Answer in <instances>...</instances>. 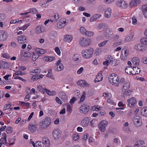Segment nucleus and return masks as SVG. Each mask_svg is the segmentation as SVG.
I'll return each instance as SVG.
<instances>
[{
  "label": "nucleus",
  "instance_id": "21",
  "mask_svg": "<svg viewBox=\"0 0 147 147\" xmlns=\"http://www.w3.org/2000/svg\"><path fill=\"white\" fill-rule=\"evenodd\" d=\"M89 122V119L88 118L86 117L81 121V125L83 127H86L88 125Z\"/></svg>",
  "mask_w": 147,
  "mask_h": 147
},
{
  "label": "nucleus",
  "instance_id": "41",
  "mask_svg": "<svg viewBox=\"0 0 147 147\" xmlns=\"http://www.w3.org/2000/svg\"><path fill=\"white\" fill-rule=\"evenodd\" d=\"M86 94L85 92L83 91L82 93V94L80 98V101L78 102V103L80 104L81 102H83L84 100L86 98Z\"/></svg>",
  "mask_w": 147,
  "mask_h": 147
},
{
  "label": "nucleus",
  "instance_id": "56",
  "mask_svg": "<svg viewBox=\"0 0 147 147\" xmlns=\"http://www.w3.org/2000/svg\"><path fill=\"white\" fill-rule=\"evenodd\" d=\"M109 42V40H105L102 42L98 44V45L99 47H102L104 46L108 42Z\"/></svg>",
  "mask_w": 147,
  "mask_h": 147
},
{
  "label": "nucleus",
  "instance_id": "15",
  "mask_svg": "<svg viewBox=\"0 0 147 147\" xmlns=\"http://www.w3.org/2000/svg\"><path fill=\"white\" fill-rule=\"evenodd\" d=\"M141 3V1L140 0H131L129 5L131 7H133L140 5Z\"/></svg>",
  "mask_w": 147,
  "mask_h": 147
},
{
  "label": "nucleus",
  "instance_id": "22",
  "mask_svg": "<svg viewBox=\"0 0 147 147\" xmlns=\"http://www.w3.org/2000/svg\"><path fill=\"white\" fill-rule=\"evenodd\" d=\"M101 15L100 14H96L90 18V21L91 22L96 21L99 19L101 17Z\"/></svg>",
  "mask_w": 147,
  "mask_h": 147
},
{
  "label": "nucleus",
  "instance_id": "39",
  "mask_svg": "<svg viewBox=\"0 0 147 147\" xmlns=\"http://www.w3.org/2000/svg\"><path fill=\"white\" fill-rule=\"evenodd\" d=\"M52 72V69H49L48 71V73L47 74V76L50 78H51L52 79H54V77Z\"/></svg>",
  "mask_w": 147,
  "mask_h": 147
},
{
  "label": "nucleus",
  "instance_id": "32",
  "mask_svg": "<svg viewBox=\"0 0 147 147\" xmlns=\"http://www.w3.org/2000/svg\"><path fill=\"white\" fill-rule=\"evenodd\" d=\"M49 126L45 123L44 121L40 122L39 123V128L41 129H46Z\"/></svg>",
  "mask_w": 147,
  "mask_h": 147
},
{
  "label": "nucleus",
  "instance_id": "24",
  "mask_svg": "<svg viewBox=\"0 0 147 147\" xmlns=\"http://www.w3.org/2000/svg\"><path fill=\"white\" fill-rule=\"evenodd\" d=\"M59 18V15L57 13L54 14V15L52 16L50 19L51 22H56Z\"/></svg>",
  "mask_w": 147,
  "mask_h": 147
},
{
  "label": "nucleus",
  "instance_id": "17",
  "mask_svg": "<svg viewBox=\"0 0 147 147\" xmlns=\"http://www.w3.org/2000/svg\"><path fill=\"white\" fill-rule=\"evenodd\" d=\"M42 140L43 144H44L46 147H50V142L48 138L44 137L42 138Z\"/></svg>",
  "mask_w": 147,
  "mask_h": 147
},
{
  "label": "nucleus",
  "instance_id": "59",
  "mask_svg": "<svg viewBox=\"0 0 147 147\" xmlns=\"http://www.w3.org/2000/svg\"><path fill=\"white\" fill-rule=\"evenodd\" d=\"M9 63L7 62H5L3 64V67L4 68H9Z\"/></svg>",
  "mask_w": 147,
  "mask_h": 147
},
{
  "label": "nucleus",
  "instance_id": "53",
  "mask_svg": "<svg viewBox=\"0 0 147 147\" xmlns=\"http://www.w3.org/2000/svg\"><path fill=\"white\" fill-rule=\"evenodd\" d=\"M6 139L2 138L0 139V144L2 145L3 144H6Z\"/></svg>",
  "mask_w": 147,
  "mask_h": 147
},
{
  "label": "nucleus",
  "instance_id": "20",
  "mask_svg": "<svg viewBox=\"0 0 147 147\" xmlns=\"http://www.w3.org/2000/svg\"><path fill=\"white\" fill-rule=\"evenodd\" d=\"M130 87V82L129 81L126 82L123 85L122 88V91L128 90Z\"/></svg>",
  "mask_w": 147,
  "mask_h": 147
},
{
  "label": "nucleus",
  "instance_id": "34",
  "mask_svg": "<svg viewBox=\"0 0 147 147\" xmlns=\"http://www.w3.org/2000/svg\"><path fill=\"white\" fill-rule=\"evenodd\" d=\"M144 142L143 140H138L134 144V147H138L144 144Z\"/></svg>",
  "mask_w": 147,
  "mask_h": 147
},
{
  "label": "nucleus",
  "instance_id": "12",
  "mask_svg": "<svg viewBox=\"0 0 147 147\" xmlns=\"http://www.w3.org/2000/svg\"><path fill=\"white\" fill-rule=\"evenodd\" d=\"M37 124H36L35 123L34 124L32 123L30 124L28 127V129L29 131L31 132H35L37 129Z\"/></svg>",
  "mask_w": 147,
  "mask_h": 147
},
{
  "label": "nucleus",
  "instance_id": "23",
  "mask_svg": "<svg viewBox=\"0 0 147 147\" xmlns=\"http://www.w3.org/2000/svg\"><path fill=\"white\" fill-rule=\"evenodd\" d=\"M105 58L106 60H107L109 63L111 64V65H113V61H114V60H116L114 59L113 56L109 55H106L105 57Z\"/></svg>",
  "mask_w": 147,
  "mask_h": 147
},
{
  "label": "nucleus",
  "instance_id": "19",
  "mask_svg": "<svg viewBox=\"0 0 147 147\" xmlns=\"http://www.w3.org/2000/svg\"><path fill=\"white\" fill-rule=\"evenodd\" d=\"M111 10L110 8H107L105 10V18H108L111 16Z\"/></svg>",
  "mask_w": 147,
  "mask_h": 147
},
{
  "label": "nucleus",
  "instance_id": "2",
  "mask_svg": "<svg viewBox=\"0 0 147 147\" xmlns=\"http://www.w3.org/2000/svg\"><path fill=\"white\" fill-rule=\"evenodd\" d=\"M94 53V49L92 47H90L88 49H85L82 51V57L86 59L90 58Z\"/></svg>",
  "mask_w": 147,
  "mask_h": 147
},
{
  "label": "nucleus",
  "instance_id": "38",
  "mask_svg": "<svg viewBox=\"0 0 147 147\" xmlns=\"http://www.w3.org/2000/svg\"><path fill=\"white\" fill-rule=\"evenodd\" d=\"M32 74H35L36 75H37L40 74L41 70L39 68H37L35 69H32L30 71Z\"/></svg>",
  "mask_w": 147,
  "mask_h": 147
},
{
  "label": "nucleus",
  "instance_id": "27",
  "mask_svg": "<svg viewBox=\"0 0 147 147\" xmlns=\"http://www.w3.org/2000/svg\"><path fill=\"white\" fill-rule=\"evenodd\" d=\"M73 39V37L71 35H66L64 36V40L66 42H69Z\"/></svg>",
  "mask_w": 147,
  "mask_h": 147
},
{
  "label": "nucleus",
  "instance_id": "43",
  "mask_svg": "<svg viewBox=\"0 0 147 147\" xmlns=\"http://www.w3.org/2000/svg\"><path fill=\"white\" fill-rule=\"evenodd\" d=\"M22 55L24 57H30L32 55L30 53L26 51L22 53Z\"/></svg>",
  "mask_w": 147,
  "mask_h": 147
},
{
  "label": "nucleus",
  "instance_id": "51",
  "mask_svg": "<svg viewBox=\"0 0 147 147\" xmlns=\"http://www.w3.org/2000/svg\"><path fill=\"white\" fill-rule=\"evenodd\" d=\"M55 59V58L54 57H45V60L47 61H52L54 60Z\"/></svg>",
  "mask_w": 147,
  "mask_h": 147
},
{
  "label": "nucleus",
  "instance_id": "55",
  "mask_svg": "<svg viewBox=\"0 0 147 147\" xmlns=\"http://www.w3.org/2000/svg\"><path fill=\"white\" fill-rule=\"evenodd\" d=\"M94 108V111H98L101 110L102 107L99 106L97 105L96 106H94L93 108V109Z\"/></svg>",
  "mask_w": 147,
  "mask_h": 147
},
{
  "label": "nucleus",
  "instance_id": "29",
  "mask_svg": "<svg viewBox=\"0 0 147 147\" xmlns=\"http://www.w3.org/2000/svg\"><path fill=\"white\" fill-rule=\"evenodd\" d=\"M141 70L140 68L138 67H134L133 68L132 72V75H135L136 74H138L140 73Z\"/></svg>",
  "mask_w": 147,
  "mask_h": 147
},
{
  "label": "nucleus",
  "instance_id": "16",
  "mask_svg": "<svg viewBox=\"0 0 147 147\" xmlns=\"http://www.w3.org/2000/svg\"><path fill=\"white\" fill-rule=\"evenodd\" d=\"M27 37L24 35L19 36L17 37L18 42L21 44H23L26 42Z\"/></svg>",
  "mask_w": 147,
  "mask_h": 147
},
{
  "label": "nucleus",
  "instance_id": "57",
  "mask_svg": "<svg viewBox=\"0 0 147 147\" xmlns=\"http://www.w3.org/2000/svg\"><path fill=\"white\" fill-rule=\"evenodd\" d=\"M65 26L64 24L61 23V22H58L57 24V26L59 28H61L64 27Z\"/></svg>",
  "mask_w": 147,
  "mask_h": 147
},
{
  "label": "nucleus",
  "instance_id": "11",
  "mask_svg": "<svg viewBox=\"0 0 147 147\" xmlns=\"http://www.w3.org/2000/svg\"><path fill=\"white\" fill-rule=\"evenodd\" d=\"M128 102V105L130 107H132L135 106L136 102V98L134 97H132L127 100Z\"/></svg>",
  "mask_w": 147,
  "mask_h": 147
},
{
  "label": "nucleus",
  "instance_id": "54",
  "mask_svg": "<svg viewBox=\"0 0 147 147\" xmlns=\"http://www.w3.org/2000/svg\"><path fill=\"white\" fill-rule=\"evenodd\" d=\"M31 74L33 75L31 78V79L33 81H34L39 79L38 75H35L34 74Z\"/></svg>",
  "mask_w": 147,
  "mask_h": 147
},
{
  "label": "nucleus",
  "instance_id": "44",
  "mask_svg": "<svg viewBox=\"0 0 147 147\" xmlns=\"http://www.w3.org/2000/svg\"><path fill=\"white\" fill-rule=\"evenodd\" d=\"M94 34V32L90 31H88L87 30L86 33L84 34L85 36H93Z\"/></svg>",
  "mask_w": 147,
  "mask_h": 147
},
{
  "label": "nucleus",
  "instance_id": "64",
  "mask_svg": "<svg viewBox=\"0 0 147 147\" xmlns=\"http://www.w3.org/2000/svg\"><path fill=\"white\" fill-rule=\"evenodd\" d=\"M107 102L111 104L114 105L115 103L113 100L111 99L110 98H108L107 100Z\"/></svg>",
  "mask_w": 147,
  "mask_h": 147
},
{
  "label": "nucleus",
  "instance_id": "45",
  "mask_svg": "<svg viewBox=\"0 0 147 147\" xmlns=\"http://www.w3.org/2000/svg\"><path fill=\"white\" fill-rule=\"evenodd\" d=\"M140 41L141 43L147 45V37L142 38Z\"/></svg>",
  "mask_w": 147,
  "mask_h": 147
},
{
  "label": "nucleus",
  "instance_id": "62",
  "mask_svg": "<svg viewBox=\"0 0 147 147\" xmlns=\"http://www.w3.org/2000/svg\"><path fill=\"white\" fill-rule=\"evenodd\" d=\"M75 95L78 97V98L80 97V93L79 91L78 90H76L75 91Z\"/></svg>",
  "mask_w": 147,
  "mask_h": 147
},
{
  "label": "nucleus",
  "instance_id": "46",
  "mask_svg": "<svg viewBox=\"0 0 147 147\" xmlns=\"http://www.w3.org/2000/svg\"><path fill=\"white\" fill-rule=\"evenodd\" d=\"M80 138V136L77 134H75L73 135V139L74 141L78 140Z\"/></svg>",
  "mask_w": 147,
  "mask_h": 147
},
{
  "label": "nucleus",
  "instance_id": "50",
  "mask_svg": "<svg viewBox=\"0 0 147 147\" xmlns=\"http://www.w3.org/2000/svg\"><path fill=\"white\" fill-rule=\"evenodd\" d=\"M80 33L83 35H84L87 30L86 29L83 27H81L80 28Z\"/></svg>",
  "mask_w": 147,
  "mask_h": 147
},
{
  "label": "nucleus",
  "instance_id": "9",
  "mask_svg": "<svg viewBox=\"0 0 147 147\" xmlns=\"http://www.w3.org/2000/svg\"><path fill=\"white\" fill-rule=\"evenodd\" d=\"M117 6L120 8L124 9L127 8L128 4L124 1L119 0L116 3Z\"/></svg>",
  "mask_w": 147,
  "mask_h": 147
},
{
  "label": "nucleus",
  "instance_id": "14",
  "mask_svg": "<svg viewBox=\"0 0 147 147\" xmlns=\"http://www.w3.org/2000/svg\"><path fill=\"white\" fill-rule=\"evenodd\" d=\"M61 60H58L57 63V68H56V71H60L64 69V66L63 64L61 63Z\"/></svg>",
  "mask_w": 147,
  "mask_h": 147
},
{
  "label": "nucleus",
  "instance_id": "28",
  "mask_svg": "<svg viewBox=\"0 0 147 147\" xmlns=\"http://www.w3.org/2000/svg\"><path fill=\"white\" fill-rule=\"evenodd\" d=\"M131 61L133 64L138 65L139 64L140 60L137 57H134L132 59Z\"/></svg>",
  "mask_w": 147,
  "mask_h": 147
},
{
  "label": "nucleus",
  "instance_id": "6",
  "mask_svg": "<svg viewBox=\"0 0 147 147\" xmlns=\"http://www.w3.org/2000/svg\"><path fill=\"white\" fill-rule=\"evenodd\" d=\"M142 43L136 44L134 47V49L139 52L144 51L146 49V47Z\"/></svg>",
  "mask_w": 147,
  "mask_h": 147
},
{
  "label": "nucleus",
  "instance_id": "30",
  "mask_svg": "<svg viewBox=\"0 0 147 147\" xmlns=\"http://www.w3.org/2000/svg\"><path fill=\"white\" fill-rule=\"evenodd\" d=\"M80 56L78 54H74L73 57V61L76 63H78L80 62Z\"/></svg>",
  "mask_w": 147,
  "mask_h": 147
},
{
  "label": "nucleus",
  "instance_id": "10",
  "mask_svg": "<svg viewBox=\"0 0 147 147\" xmlns=\"http://www.w3.org/2000/svg\"><path fill=\"white\" fill-rule=\"evenodd\" d=\"M7 37V33L6 32L0 30V41H4L6 40Z\"/></svg>",
  "mask_w": 147,
  "mask_h": 147
},
{
  "label": "nucleus",
  "instance_id": "52",
  "mask_svg": "<svg viewBox=\"0 0 147 147\" xmlns=\"http://www.w3.org/2000/svg\"><path fill=\"white\" fill-rule=\"evenodd\" d=\"M38 90L40 92L44 94L45 93V90L44 88H42V86L41 85H39L37 87Z\"/></svg>",
  "mask_w": 147,
  "mask_h": 147
},
{
  "label": "nucleus",
  "instance_id": "61",
  "mask_svg": "<svg viewBox=\"0 0 147 147\" xmlns=\"http://www.w3.org/2000/svg\"><path fill=\"white\" fill-rule=\"evenodd\" d=\"M77 100L76 98L74 97H73L69 101V102L71 104H73L75 101Z\"/></svg>",
  "mask_w": 147,
  "mask_h": 147
},
{
  "label": "nucleus",
  "instance_id": "1",
  "mask_svg": "<svg viewBox=\"0 0 147 147\" xmlns=\"http://www.w3.org/2000/svg\"><path fill=\"white\" fill-rule=\"evenodd\" d=\"M109 81L112 84V85L116 87L119 86V79L117 76L113 74L109 77Z\"/></svg>",
  "mask_w": 147,
  "mask_h": 147
},
{
  "label": "nucleus",
  "instance_id": "37",
  "mask_svg": "<svg viewBox=\"0 0 147 147\" xmlns=\"http://www.w3.org/2000/svg\"><path fill=\"white\" fill-rule=\"evenodd\" d=\"M141 114L145 117H147V107L143 108L141 110Z\"/></svg>",
  "mask_w": 147,
  "mask_h": 147
},
{
  "label": "nucleus",
  "instance_id": "47",
  "mask_svg": "<svg viewBox=\"0 0 147 147\" xmlns=\"http://www.w3.org/2000/svg\"><path fill=\"white\" fill-rule=\"evenodd\" d=\"M36 147H43L42 142L40 141H37L36 142Z\"/></svg>",
  "mask_w": 147,
  "mask_h": 147
},
{
  "label": "nucleus",
  "instance_id": "13",
  "mask_svg": "<svg viewBox=\"0 0 147 147\" xmlns=\"http://www.w3.org/2000/svg\"><path fill=\"white\" fill-rule=\"evenodd\" d=\"M52 134L54 138L55 139H57L60 137L61 133L59 129H56L53 131Z\"/></svg>",
  "mask_w": 147,
  "mask_h": 147
},
{
  "label": "nucleus",
  "instance_id": "33",
  "mask_svg": "<svg viewBox=\"0 0 147 147\" xmlns=\"http://www.w3.org/2000/svg\"><path fill=\"white\" fill-rule=\"evenodd\" d=\"M45 30L43 27L40 26H38L36 29V33L38 34H39L41 32H44Z\"/></svg>",
  "mask_w": 147,
  "mask_h": 147
},
{
  "label": "nucleus",
  "instance_id": "40",
  "mask_svg": "<svg viewBox=\"0 0 147 147\" xmlns=\"http://www.w3.org/2000/svg\"><path fill=\"white\" fill-rule=\"evenodd\" d=\"M44 121L48 126H49L51 123V120L49 117H46L45 118Z\"/></svg>",
  "mask_w": 147,
  "mask_h": 147
},
{
  "label": "nucleus",
  "instance_id": "36",
  "mask_svg": "<svg viewBox=\"0 0 147 147\" xmlns=\"http://www.w3.org/2000/svg\"><path fill=\"white\" fill-rule=\"evenodd\" d=\"M35 51L37 53L40 54H44L46 52V50L39 48H36Z\"/></svg>",
  "mask_w": 147,
  "mask_h": 147
},
{
  "label": "nucleus",
  "instance_id": "63",
  "mask_svg": "<svg viewBox=\"0 0 147 147\" xmlns=\"http://www.w3.org/2000/svg\"><path fill=\"white\" fill-rule=\"evenodd\" d=\"M29 26V24H26L25 25L22 27L21 29L22 30H24L27 29Z\"/></svg>",
  "mask_w": 147,
  "mask_h": 147
},
{
  "label": "nucleus",
  "instance_id": "3",
  "mask_svg": "<svg viewBox=\"0 0 147 147\" xmlns=\"http://www.w3.org/2000/svg\"><path fill=\"white\" fill-rule=\"evenodd\" d=\"M91 40L88 38H81L79 41L80 45L82 47H85L89 45L91 43Z\"/></svg>",
  "mask_w": 147,
  "mask_h": 147
},
{
  "label": "nucleus",
  "instance_id": "42",
  "mask_svg": "<svg viewBox=\"0 0 147 147\" xmlns=\"http://www.w3.org/2000/svg\"><path fill=\"white\" fill-rule=\"evenodd\" d=\"M133 36L132 35L126 36L124 40L125 42H127L130 41L132 39Z\"/></svg>",
  "mask_w": 147,
  "mask_h": 147
},
{
  "label": "nucleus",
  "instance_id": "5",
  "mask_svg": "<svg viewBox=\"0 0 147 147\" xmlns=\"http://www.w3.org/2000/svg\"><path fill=\"white\" fill-rule=\"evenodd\" d=\"M90 108V106L86 103H84L79 108V112L80 113H83L84 114L87 113Z\"/></svg>",
  "mask_w": 147,
  "mask_h": 147
},
{
  "label": "nucleus",
  "instance_id": "4",
  "mask_svg": "<svg viewBox=\"0 0 147 147\" xmlns=\"http://www.w3.org/2000/svg\"><path fill=\"white\" fill-rule=\"evenodd\" d=\"M129 52V50L127 47H125L122 50L120 55V58L122 60L125 61L127 60Z\"/></svg>",
  "mask_w": 147,
  "mask_h": 147
},
{
  "label": "nucleus",
  "instance_id": "31",
  "mask_svg": "<svg viewBox=\"0 0 147 147\" xmlns=\"http://www.w3.org/2000/svg\"><path fill=\"white\" fill-rule=\"evenodd\" d=\"M46 92L50 96H53L55 95L56 94V92L55 91H50L49 89H47L46 88H44Z\"/></svg>",
  "mask_w": 147,
  "mask_h": 147
},
{
  "label": "nucleus",
  "instance_id": "25",
  "mask_svg": "<svg viewBox=\"0 0 147 147\" xmlns=\"http://www.w3.org/2000/svg\"><path fill=\"white\" fill-rule=\"evenodd\" d=\"M142 9L145 17L147 18V4L143 5Z\"/></svg>",
  "mask_w": 147,
  "mask_h": 147
},
{
  "label": "nucleus",
  "instance_id": "18",
  "mask_svg": "<svg viewBox=\"0 0 147 147\" xmlns=\"http://www.w3.org/2000/svg\"><path fill=\"white\" fill-rule=\"evenodd\" d=\"M78 85L83 87H88L89 86V84L84 80H80L77 82Z\"/></svg>",
  "mask_w": 147,
  "mask_h": 147
},
{
  "label": "nucleus",
  "instance_id": "48",
  "mask_svg": "<svg viewBox=\"0 0 147 147\" xmlns=\"http://www.w3.org/2000/svg\"><path fill=\"white\" fill-rule=\"evenodd\" d=\"M123 92V94L124 96H129L130 95V93L131 92V91L130 90H125V91H122Z\"/></svg>",
  "mask_w": 147,
  "mask_h": 147
},
{
  "label": "nucleus",
  "instance_id": "26",
  "mask_svg": "<svg viewBox=\"0 0 147 147\" xmlns=\"http://www.w3.org/2000/svg\"><path fill=\"white\" fill-rule=\"evenodd\" d=\"M103 79V76L100 73H98V75L96 76V78L94 80V82L96 83L97 82H99L102 80Z\"/></svg>",
  "mask_w": 147,
  "mask_h": 147
},
{
  "label": "nucleus",
  "instance_id": "35",
  "mask_svg": "<svg viewBox=\"0 0 147 147\" xmlns=\"http://www.w3.org/2000/svg\"><path fill=\"white\" fill-rule=\"evenodd\" d=\"M133 68L132 67H127L125 69V72L129 74H132Z\"/></svg>",
  "mask_w": 147,
  "mask_h": 147
},
{
  "label": "nucleus",
  "instance_id": "49",
  "mask_svg": "<svg viewBox=\"0 0 147 147\" xmlns=\"http://www.w3.org/2000/svg\"><path fill=\"white\" fill-rule=\"evenodd\" d=\"M39 55L37 53H33L32 56V59L34 61H36L39 57Z\"/></svg>",
  "mask_w": 147,
  "mask_h": 147
},
{
  "label": "nucleus",
  "instance_id": "60",
  "mask_svg": "<svg viewBox=\"0 0 147 147\" xmlns=\"http://www.w3.org/2000/svg\"><path fill=\"white\" fill-rule=\"evenodd\" d=\"M55 50L57 53L58 55H60L61 54L60 51L58 47H55Z\"/></svg>",
  "mask_w": 147,
  "mask_h": 147
},
{
  "label": "nucleus",
  "instance_id": "8",
  "mask_svg": "<svg viewBox=\"0 0 147 147\" xmlns=\"http://www.w3.org/2000/svg\"><path fill=\"white\" fill-rule=\"evenodd\" d=\"M133 120L134 124L136 127H139L142 125V119L139 116H135L134 117Z\"/></svg>",
  "mask_w": 147,
  "mask_h": 147
},
{
  "label": "nucleus",
  "instance_id": "58",
  "mask_svg": "<svg viewBox=\"0 0 147 147\" xmlns=\"http://www.w3.org/2000/svg\"><path fill=\"white\" fill-rule=\"evenodd\" d=\"M142 62L146 64H147V57H144L141 60Z\"/></svg>",
  "mask_w": 147,
  "mask_h": 147
},
{
  "label": "nucleus",
  "instance_id": "7",
  "mask_svg": "<svg viewBox=\"0 0 147 147\" xmlns=\"http://www.w3.org/2000/svg\"><path fill=\"white\" fill-rule=\"evenodd\" d=\"M108 124V122L105 120L102 121L98 125V128L100 131L102 132H104L106 130V127Z\"/></svg>",
  "mask_w": 147,
  "mask_h": 147
}]
</instances>
